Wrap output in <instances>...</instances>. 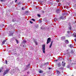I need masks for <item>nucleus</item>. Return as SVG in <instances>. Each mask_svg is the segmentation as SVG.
Returning a JSON list of instances; mask_svg holds the SVG:
<instances>
[{
	"instance_id": "nucleus-1",
	"label": "nucleus",
	"mask_w": 76,
	"mask_h": 76,
	"mask_svg": "<svg viewBox=\"0 0 76 76\" xmlns=\"http://www.w3.org/2000/svg\"><path fill=\"white\" fill-rule=\"evenodd\" d=\"M70 52L68 50H66V51L65 52V53H64V55H70Z\"/></svg>"
},
{
	"instance_id": "nucleus-2",
	"label": "nucleus",
	"mask_w": 76,
	"mask_h": 76,
	"mask_svg": "<svg viewBox=\"0 0 76 76\" xmlns=\"http://www.w3.org/2000/svg\"><path fill=\"white\" fill-rule=\"evenodd\" d=\"M9 70H10V69H7L5 71L4 73H3L4 76L5 75L7 74V73H9L8 72Z\"/></svg>"
},
{
	"instance_id": "nucleus-3",
	"label": "nucleus",
	"mask_w": 76,
	"mask_h": 76,
	"mask_svg": "<svg viewBox=\"0 0 76 76\" xmlns=\"http://www.w3.org/2000/svg\"><path fill=\"white\" fill-rule=\"evenodd\" d=\"M42 49L43 53H45V45H42Z\"/></svg>"
},
{
	"instance_id": "nucleus-4",
	"label": "nucleus",
	"mask_w": 76,
	"mask_h": 76,
	"mask_svg": "<svg viewBox=\"0 0 76 76\" xmlns=\"http://www.w3.org/2000/svg\"><path fill=\"white\" fill-rule=\"evenodd\" d=\"M50 42H51V38H48L47 40V44H48L49 43H50Z\"/></svg>"
},
{
	"instance_id": "nucleus-5",
	"label": "nucleus",
	"mask_w": 76,
	"mask_h": 76,
	"mask_svg": "<svg viewBox=\"0 0 76 76\" xmlns=\"http://www.w3.org/2000/svg\"><path fill=\"white\" fill-rule=\"evenodd\" d=\"M63 19V20L64 19H66V17H64V16H62L61 17L59 18V19Z\"/></svg>"
},
{
	"instance_id": "nucleus-6",
	"label": "nucleus",
	"mask_w": 76,
	"mask_h": 76,
	"mask_svg": "<svg viewBox=\"0 0 76 76\" xmlns=\"http://www.w3.org/2000/svg\"><path fill=\"white\" fill-rule=\"evenodd\" d=\"M71 53L72 55L75 56V52H73V50H72Z\"/></svg>"
},
{
	"instance_id": "nucleus-7",
	"label": "nucleus",
	"mask_w": 76,
	"mask_h": 76,
	"mask_svg": "<svg viewBox=\"0 0 76 76\" xmlns=\"http://www.w3.org/2000/svg\"><path fill=\"white\" fill-rule=\"evenodd\" d=\"M58 69L60 71L63 70H64V68L63 67H61L59 68Z\"/></svg>"
},
{
	"instance_id": "nucleus-8",
	"label": "nucleus",
	"mask_w": 76,
	"mask_h": 76,
	"mask_svg": "<svg viewBox=\"0 0 76 76\" xmlns=\"http://www.w3.org/2000/svg\"><path fill=\"white\" fill-rule=\"evenodd\" d=\"M61 38V40H62V41H63V40H64V39H66V38H65V37L64 36L62 37Z\"/></svg>"
},
{
	"instance_id": "nucleus-9",
	"label": "nucleus",
	"mask_w": 76,
	"mask_h": 76,
	"mask_svg": "<svg viewBox=\"0 0 76 76\" xmlns=\"http://www.w3.org/2000/svg\"><path fill=\"white\" fill-rule=\"evenodd\" d=\"M29 64H28V65H27L26 66V67L25 68V69L24 71H25V70H27L28 68H29Z\"/></svg>"
},
{
	"instance_id": "nucleus-10",
	"label": "nucleus",
	"mask_w": 76,
	"mask_h": 76,
	"mask_svg": "<svg viewBox=\"0 0 76 76\" xmlns=\"http://www.w3.org/2000/svg\"><path fill=\"white\" fill-rule=\"evenodd\" d=\"M53 41H52L50 43V44L49 46L50 48H51V46H52V45H53Z\"/></svg>"
},
{
	"instance_id": "nucleus-11",
	"label": "nucleus",
	"mask_w": 76,
	"mask_h": 76,
	"mask_svg": "<svg viewBox=\"0 0 76 76\" xmlns=\"http://www.w3.org/2000/svg\"><path fill=\"white\" fill-rule=\"evenodd\" d=\"M65 42L66 44H69V40H66L65 41Z\"/></svg>"
},
{
	"instance_id": "nucleus-12",
	"label": "nucleus",
	"mask_w": 76,
	"mask_h": 76,
	"mask_svg": "<svg viewBox=\"0 0 76 76\" xmlns=\"http://www.w3.org/2000/svg\"><path fill=\"white\" fill-rule=\"evenodd\" d=\"M56 12L58 13H59L60 12V9H58L56 10Z\"/></svg>"
},
{
	"instance_id": "nucleus-13",
	"label": "nucleus",
	"mask_w": 76,
	"mask_h": 76,
	"mask_svg": "<svg viewBox=\"0 0 76 76\" xmlns=\"http://www.w3.org/2000/svg\"><path fill=\"white\" fill-rule=\"evenodd\" d=\"M56 72L58 74V75H59V74H60L61 73V72H60L58 70H56Z\"/></svg>"
},
{
	"instance_id": "nucleus-14",
	"label": "nucleus",
	"mask_w": 76,
	"mask_h": 76,
	"mask_svg": "<svg viewBox=\"0 0 76 76\" xmlns=\"http://www.w3.org/2000/svg\"><path fill=\"white\" fill-rule=\"evenodd\" d=\"M6 42V40H4L3 41V42H2V45H3L4 44V43H5V42Z\"/></svg>"
},
{
	"instance_id": "nucleus-15",
	"label": "nucleus",
	"mask_w": 76,
	"mask_h": 76,
	"mask_svg": "<svg viewBox=\"0 0 76 76\" xmlns=\"http://www.w3.org/2000/svg\"><path fill=\"white\" fill-rule=\"evenodd\" d=\"M69 47H70V48H72V47H73V45L72 44H70L69 45Z\"/></svg>"
},
{
	"instance_id": "nucleus-16",
	"label": "nucleus",
	"mask_w": 76,
	"mask_h": 76,
	"mask_svg": "<svg viewBox=\"0 0 76 76\" xmlns=\"http://www.w3.org/2000/svg\"><path fill=\"white\" fill-rule=\"evenodd\" d=\"M58 67H60V66H61V64L60 63H58Z\"/></svg>"
},
{
	"instance_id": "nucleus-17",
	"label": "nucleus",
	"mask_w": 76,
	"mask_h": 76,
	"mask_svg": "<svg viewBox=\"0 0 76 76\" xmlns=\"http://www.w3.org/2000/svg\"><path fill=\"white\" fill-rule=\"evenodd\" d=\"M34 42L36 45H38V43H37V42L36 41L34 40Z\"/></svg>"
},
{
	"instance_id": "nucleus-18",
	"label": "nucleus",
	"mask_w": 76,
	"mask_h": 76,
	"mask_svg": "<svg viewBox=\"0 0 76 76\" xmlns=\"http://www.w3.org/2000/svg\"><path fill=\"white\" fill-rule=\"evenodd\" d=\"M26 41L25 40H24L23 41V44H24V43H26Z\"/></svg>"
},
{
	"instance_id": "nucleus-19",
	"label": "nucleus",
	"mask_w": 76,
	"mask_h": 76,
	"mask_svg": "<svg viewBox=\"0 0 76 76\" xmlns=\"http://www.w3.org/2000/svg\"><path fill=\"white\" fill-rule=\"evenodd\" d=\"M49 64V63L48 62H47L46 63H45V65H48Z\"/></svg>"
},
{
	"instance_id": "nucleus-20",
	"label": "nucleus",
	"mask_w": 76,
	"mask_h": 76,
	"mask_svg": "<svg viewBox=\"0 0 76 76\" xmlns=\"http://www.w3.org/2000/svg\"><path fill=\"white\" fill-rule=\"evenodd\" d=\"M72 28V27L71 26H69V29H70V30H71Z\"/></svg>"
},
{
	"instance_id": "nucleus-21",
	"label": "nucleus",
	"mask_w": 76,
	"mask_h": 76,
	"mask_svg": "<svg viewBox=\"0 0 76 76\" xmlns=\"http://www.w3.org/2000/svg\"><path fill=\"white\" fill-rule=\"evenodd\" d=\"M43 73V71H42V70H40L39 71V73Z\"/></svg>"
},
{
	"instance_id": "nucleus-22",
	"label": "nucleus",
	"mask_w": 76,
	"mask_h": 76,
	"mask_svg": "<svg viewBox=\"0 0 76 76\" xmlns=\"http://www.w3.org/2000/svg\"><path fill=\"white\" fill-rule=\"evenodd\" d=\"M62 64V66L64 67L65 66V64H66L65 63H64V64Z\"/></svg>"
},
{
	"instance_id": "nucleus-23",
	"label": "nucleus",
	"mask_w": 76,
	"mask_h": 76,
	"mask_svg": "<svg viewBox=\"0 0 76 76\" xmlns=\"http://www.w3.org/2000/svg\"><path fill=\"white\" fill-rule=\"evenodd\" d=\"M15 40L16 41L17 43L18 44V43H19V41H18V40L17 39H15Z\"/></svg>"
},
{
	"instance_id": "nucleus-24",
	"label": "nucleus",
	"mask_w": 76,
	"mask_h": 76,
	"mask_svg": "<svg viewBox=\"0 0 76 76\" xmlns=\"http://www.w3.org/2000/svg\"><path fill=\"white\" fill-rule=\"evenodd\" d=\"M39 26H38V25H36V28H38V27Z\"/></svg>"
},
{
	"instance_id": "nucleus-25",
	"label": "nucleus",
	"mask_w": 76,
	"mask_h": 76,
	"mask_svg": "<svg viewBox=\"0 0 76 76\" xmlns=\"http://www.w3.org/2000/svg\"><path fill=\"white\" fill-rule=\"evenodd\" d=\"M37 16L38 17H41V15H40L39 14H37Z\"/></svg>"
},
{
	"instance_id": "nucleus-26",
	"label": "nucleus",
	"mask_w": 76,
	"mask_h": 76,
	"mask_svg": "<svg viewBox=\"0 0 76 76\" xmlns=\"http://www.w3.org/2000/svg\"><path fill=\"white\" fill-rule=\"evenodd\" d=\"M5 63L6 64H7V60H5Z\"/></svg>"
},
{
	"instance_id": "nucleus-27",
	"label": "nucleus",
	"mask_w": 76,
	"mask_h": 76,
	"mask_svg": "<svg viewBox=\"0 0 76 76\" xmlns=\"http://www.w3.org/2000/svg\"><path fill=\"white\" fill-rule=\"evenodd\" d=\"M31 20H33V21H35V20H34V19H31Z\"/></svg>"
},
{
	"instance_id": "nucleus-28",
	"label": "nucleus",
	"mask_w": 76,
	"mask_h": 76,
	"mask_svg": "<svg viewBox=\"0 0 76 76\" xmlns=\"http://www.w3.org/2000/svg\"><path fill=\"white\" fill-rule=\"evenodd\" d=\"M39 23H41L42 21H41V20H39Z\"/></svg>"
},
{
	"instance_id": "nucleus-29",
	"label": "nucleus",
	"mask_w": 76,
	"mask_h": 76,
	"mask_svg": "<svg viewBox=\"0 0 76 76\" xmlns=\"http://www.w3.org/2000/svg\"><path fill=\"white\" fill-rule=\"evenodd\" d=\"M22 10H25V9H24V7H23L22 8Z\"/></svg>"
},
{
	"instance_id": "nucleus-30",
	"label": "nucleus",
	"mask_w": 76,
	"mask_h": 76,
	"mask_svg": "<svg viewBox=\"0 0 76 76\" xmlns=\"http://www.w3.org/2000/svg\"><path fill=\"white\" fill-rule=\"evenodd\" d=\"M30 23H33V22H32L31 21H30Z\"/></svg>"
},
{
	"instance_id": "nucleus-31",
	"label": "nucleus",
	"mask_w": 76,
	"mask_h": 76,
	"mask_svg": "<svg viewBox=\"0 0 76 76\" xmlns=\"http://www.w3.org/2000/svg\"><path fill=\"white\" fill-rule=\"evenodd\" d=\"M18 4H21V3L20 2H19Z\"/></svg>"
},
{
	"instance_id": "nucleus-32",
	"label": "nucleus",
	"mask_w": 76,
	"mask_h": 76,
	"mask_svg": "<svg viewBox=\"0 0 76 76\" xmlns=\"http://www.w3.org/2000/svg\"><path fill=\"white\" fill-rule=\"evenodd\" d=\"M70 68V66H67V68Z\"/></svg>"
},
{
	"instance_id": "nucleus-33",
	"label": "nucleus",
	"mask_w": 76,
	"mask_h": 76,
	"mask_svg": "<svg viewBox=\"0 0 76 76\" xmlns=\"http://www.w3.org/2000/svg\"><path fill=\"white\" fill-rule=\"evenodd\" d=\"M4 1V0H1V1Z\"/></svg>"
},
{
	"instance_id": "nucleus-34",
	"label": "nucleus",
	"mask_w": 76,
	"mask_h": 76,
	"mask_svg": "<svg viewBox=\"0 0 76 76\" xmlns=\"http://www.w3.org/2000/svg\"><path fill=\"white\" fill-rule=\"evenodd\" d=\"M74 41L75 42H76V39H74Z\"/></svg>"
},
{
	"instance_id": "nucleus-35",
	"label": "nucleus",
	"mask_w": 76,
	"mask_h": 76,
	"mask_svg": "<svg viewBox=\"0 0 76 76\" xmlns=\"http://www.w3.org/2000/svg\"><path fill=\"white\" fill-rule=\"evenodd\" d=\"M54 20H57V18H56L54 19Z\"/></svg>"
},
{
	"instance_id": "nucleus-36",
	"label": "nucleus",
	"mask_w": 76,
	"mask_h": 76,
	"mask_svg": "<svg viewBox=\"0 0 76 76\" xmlns=\"http://www.w3.org/2000/svg\"><path fill=\"white\" fill-rule=\"evenodd\" d=\"M17 1H18V0H16L15 1V3H16V2H17Z\"/></svg>"
},
{
	"instance_id": "nucleus-37",
	"label": "nucleus",
	"mask_w": 76,
	"mask_h": 76,
	"mask_svg": "<svg viewBox=\"0 0 76 76\" xmlns=\"http://www.w3.org/2000/svg\"><path fill=\"white\" fill-rule=\"evenodd\" d=\"M27 74H29V71H28V72H27Z\"/></svg>"
},
{
	"instance_id": "nucleus-38",
	"label": "nucleus",
	"mask_w": 76,
	"mask_h": 76,
	"mask_svg": "<svg viewBox=\"0 0 76 76\" xmlns=\"http://www.w3.org/2000/svg\"><path fill=\"white\" fill-rule=\"evenodd\" d=\"M67 33H68V34H69V32H70L69 31H67Z\"/></svg>"
},
{
	"instance_id": "nucleus-39",
	"label": "nucleus",
	"mask_w": 76,
	"mask_h": 76,
	"mask_svg": "<svg viewBox=\"0 0 76 76\" xmlns=\"http://www.w3.org/2000/svg\"><path fill=\"white\" fill-rule=\"evenodd\" d=\"M49 70H50V69H51V68H49Z\"/></svg>"
},
{
	"instance_id": "nucleus-40",
	"label": "nucleus",
	"mask_w": 76,
	"mask_h": 76,
	"mask_svg": "<svg viewBox=\"0 0 76 76\" xmlns=\"http://www.w3.org/2000/svg\"><path fill=\"white\" fill-rule=\"evenodd\" d=\"M1 70H0V73H1Z\"/></svg>"
},
{
	"instance_id": "nucleus-41",
	"label": "nucleus",
	"mask_w": 76,
	"mask_h": 76,
	"mask_svg": "<svg viewBox=\"0 0 76 76\" xmlns=\"http://www.w3.org/2000/svg\"><path fill=\"white\" fill-rule=\"evenodd\" d=\"M74 37H76V35H75V36H74Z\"/></svg>"
},
{
	"instance_id": "nucleus-42",
	"label": "nucleus",
	"mask_w": 76,
	"mask_h": 76,
	"mask_svg": "<svg viewBox=\"0 0 76 76\" xmlns=\"http://www.w3.org/2000/svg\"><path fill=\"white\" fill-rule=\"evenodd\" d=\"M55 61H58V60H55Z\"/></svg>"
},
{
	"instance_id": "nucleus-43",
	"label": "nucleus",
	"mask_w": 76,
	"mask_h": 76,
	"mask_svg": "<svg viewBox=\"0 0 76 76\" xmlns=\"http://www.w3.org/2000/svg\"><path fill=\"white\" fill-rule=\"evenodd\" d=\"M62 63H63L64 62H63V61H62Z\"/></svg>"
},
{
	"instance_id": "nucleus-44",
	"label": "nucleus",
	"mask_w": 76,
	"mask_h": 76,
	"mask_svg": "<svg viewBox=\"0 0 76 76\" xmlns=\"http://www.w3.org/2000/svg\"><path fill=\"white\" fill-rule=\"evenodd\" d=\"M74 34H76V33H74Z\"/></svg>"
},
{
	"instance_id": "nucleus-45",
	"label": "nucleus",
	"mask_w": 76,
	"mask_h": 76,
	"mask_svg": "<svg viewBox=\"0 0 76 76\" xmlns=\"http://www.w3.org/2000/svg\"><path fill=\"white\" fill-rule=\"evenodd\" d=\"M72 76H73V75H72Z\"/></svg>"
},
{
	"instance_id": "nucleus-46",
	"label": "nucleus",
	"mask_w": 76,
	"mask_h": 76,
	"mask_svg": "<svg viewBox=\"0 0 76 76\" xmlns=\"http://www.w3.org/2000/svg\"><path fill=\"white\" fill-rule=\"evenodd\" d=\"M2 25H3V26H4V25L3 24Z\"/></svg>"
},
{
	"instance_id": "nucleus-47",
	"label": "nucleus",
	"mask_w": 76,
	"mask_h": 76,
	"mask_svg": "<svg viewBox=\"0 0 76 76\" xmlns=\"http://www.w3.org/2000/svg\"><path fill=\"white\" fill-rule=\"evenodd\" d=\"M23 47H24V45H23Z\"/></svg>"
},
{
	"instance_id": "nucleus-48",
	"label": "nucleus",
	"mask_w": 76,
	"mask_h": 76,
	"mask_svg": "<svg viewBox=\"0 0 76 76\" xmlns=\"http://www.w3.org/2000/svg\"><path fill=\"white\" fill-rule=\"evenodd\" d=\"M43 13H44V12H43Z\"/></svg>"
},
{
	"instance_id": "nucleus-49",
	"label": "nucleus",
	"mask_w": 76,
	"mask_h": 76,
	"mask_svg": "<svg viewBox=\"0 0 76 76\" xmlns=\"http://www.w3.org/2000/svg\"><path fill=\"white\" fill-rule=\"evenodd\" d=\"M24 76H25V75H24Z\"/></svg>"
}]
</instances>
